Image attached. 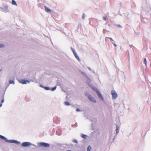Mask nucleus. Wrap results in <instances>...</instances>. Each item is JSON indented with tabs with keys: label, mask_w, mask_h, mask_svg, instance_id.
Returning a JSON list of instances; mask_svg holds the SVG:
<instances>
[{
	"label": "nucleus",
	"mask_w": 151,
	"mask_h": 151,
	"mask_svg": "<svg viewBox=\"0 0 151 151\" xmlns=\"http://www.w3.org/2000/svg\"><path fill=\"white\" fill-rule=\"evenodd\" d=\"M2 104H0V107H1L2 106Z\"/></svg>",
	"instance_id": "obj_30"
},
{
	"label": "nucleus",
	"mask_w": 151,
	"mask_h": 151,
	"mask_svg": "<svg viewBox=\"0 0 151 151\" xmlns=\"http://www.w3.org/2000/svg\"><path fill=\"white\" fill-rule=\"evenodd\" d=\"M76 111H80V109H79L78 108V109H76Z\"/></svg>",
	"instance_id": "obj_25"
},
{
	"label": "nucleus",
	"mask_w": 151,
	"mask_h": 151,
	"mask_svg": "<svg viewBox=\"0 0 151 151\" xmlns=\"http://www.w3.org/2000/svg\"><path fill=\"white\" fill-rule=\"evenodd\" d=\"M72 51L74 54V53H76L74 49H72Z\"/></svg>",
	"instance_id": "obj_24"
},
{
	"label": "nucleus",
	"mask_w": 151,
	"mask_h": 151,
	"mask_svg": "<svg viewBox=\"0 0 151 151\" xmlns=\"http://www.w3.org/2000/svg\"><path fill=\"white\" fill-rule=\"evenodd\" d=\"M12 4L14 5H17V4L16 1L14 0H12Z\"/></svg>",
	"instance_id": "obj_11"
},
{
	"label": "nucleus",
	"mask_w": 151,
	"mask_h": 151,
	"mask_svg": "<svg viewBox=\"0 0 151 151\" xmlns=\"http://www.w3.org/2000/svg\"><path fill=\"white\" fill-rule=\"evenodd\" d=\"M4 98H3V99H2V100H1V103H4Z\"/></svg>",
	"instance_id": "obj_23"
},
{
	"label": "nucleus",
	"mask_w": 151,
	"mask_h": 151,
	"mask_svg": "<svg viewBox=\"0 0 151 151\" xmlns=\"http://www.w3.org/2000/svg\"><path fill=\"white\" fill-rule=\"evenodd\" d=\"M91 149V147L90 145L88 146L87 148V151H90Z\"/></svg>",
	"instance_id": "obj_13"
},
{
	"label": "nucleus",
	"mask_w": 151,
	"mask_h": 151,
	"mask_svg": "<svg viewBox=\"0 0 151 151\" xmlns=\"http://www.w3.org/2000/svg\"><path fill=\"white\" fill-rule=\"evenodd\" d=\"M45 11L49 13L51 12V10L47 6H45Z\"/></svg>",
	"instance_id": "obj_7"
},
{
	"label": "nucleus",
	"mask_w": 151,
	"mask_h": 151,
	"mask_svg": "<svg viewBox=\"0 0 151 151\" xmlns=\"http://www.w3.org/2000/svg\"><path fill=\"white\" fill-rule=\"evenodd\" d=\"M39 145L41 147H50L49 144L44 142H41L39 144Z\"/></svg>",
	"instance_id": "obj_2"
},
{
	"label": "nucleus",
	"mask_w": 151,
	"mask_h": 151,
	"mask_svg": "<svg viewBox=\"0 0 151 151\" xmlns=\"http://www.w3.org/2000/svg\"><path fill=\"white\" fill-rule=\"evenodd\" d=\"M1 71V70H0V71Z\"/></svg>",
	"instance_id": "obj_34"
},
{
	"label": "nucleus",
	"mask_w": 151,
	"mask_h": 151,
	"mask_svg": "<svg viewBox=\"0 0 151 151\" xmlns=\"http://www.w3.org/2000/svg\"><path fill=\"white\" fill-rule=\"evenodd\" d=\"M20 83L23 84H26L27 83V82L29 83V82L28 80H22L20 81Z\"/></svg>",
	"instance_id": "obj_6"
},
{
	"label": "nucleus",
	"mask_w": 151,
	"mask_h": 151,
	"mask_svg": "<svg viewBox=\"0 0 151 151\" xmlns=\"http://www.w3.org/2000/svg\"><path fill=\"white\" fill-rule=\"evenodd\" d=\"M121 27V26H120V25H119V27Z\"/></svg>",
	"instance_id": "obj_33"
},
{
	"label": "nucleus",
	"mask_w": 151,
	"mask_h": 151,
	"mask_svg": "<svg viewBox=\"0 0 151 151\" xmlns=\"http://www.w3.org/2000/svg\"><path fill=\"white\" fill-rule=\"evenodd\" d=\"M9 83L10 84H11L12 83L13 84H14V82L13 80H10L9 81Z\"/></svg>",
	"instance_id": "obj_14"
},
{
	"label": "nucleus",
	"mask_w": 151,
	"mask_h": 151,
	"mask_svg": "<svg viewBox=\"0 0 151 151\" xmlns=\"http://www.w3.org/2000/svg\"><path fill=\"white\" fill-rule=\"evenodd\" d=\"M0 138L4 140H5L6 141L7 140V139L5 137L2 135H0Z\"/></svg>",
	"instance_id": "obj_10"
},
{
	"label": "nucleus",
	"mask_w": 151,
	"mask_h": 151,
	"mask_svg": "<svg viewBox=\"0 0 151 151\" xmlns=\"http://www.w3.org/2000/svg\"><path fill=\"white\" fill-rule=\"evenodd\" d=\"M111 94L112 96V99H116L117 96V95L115 91L114 90H112L111 91Z\"/></svg>",
	"instance_id": "obj_1"
},
{
	"label": "nucleus",
	"mask_w": 151,
	"mask_h": 151,
	"mask_svg": "<svg viewBox=\"0 0 151 151\" xmlns=\"http://www.w3.org/2000/svg\"><path fill=\"white\" fill-rule=\"evenodd\" d=\"M96 93H97L99 99L102 100H103V98L102 96L100 93V92L99 91H96Z\"/></svg>",
	"instance_id": "obj_5"
},
{
	"label": "nucleus",
	"mask_w": 151,
	"mask_h": 151,
	"mask_svg": "<svg viewBox=\"0 0 151 151\" xmlns=\"http://www.w3.org/2000/svg\"><path fill=\"white\" fill-rule=\"evenodd\" d=\"M44 88L46 90H49V88L48 87H44Z\"/></svg>",
	"instance_id": "obj_20"
},
{
	"label": "nucleus",
	"mask_w": 151,
	"mask_h": 151,
	"mask_svg": "<svg viewBox=\"0 0 151 151\" xmlns=\"http://www.w3.org/2000/svg\"><path fill=\"white\" fill-rule=\"evenodd\" d=\"M82 18L83 19H84V18H85V16L84 15H83V16H82Z\"/></svg>",
	"instance_id": "obj_27"
},
{
	"label": "nucleus",
	"mask_w": 151,
	"mask_h": 151,
	"mask_svg": "<svg viewBox=\"0 0 151 151\" xmlns=\"http://www.w3.org/2000/svg\"><path fill=\"white\" fill-rule=\"evenodd\" d=\"M56 87L55 86V87L52 88V90L54 91L56 89Z\"/></svg>",
	"instance_id": "obj_21"
},
{
	"label": "nucleus",
	"mask_w": 151,
	"mask_h": 151,
	"mask_svg": "<svg viewBox=\"0 0 151 151\" xmlns=\"http://www.w3.org/2000/svg\"><path fill=\"white\" fill-rule=\"evenodd\" d=\"M107 38V37H106V38ZM108 38H109L111 40L113 41V40L112 39V38H110H110L108 37Z\"/></svg>",
	"instance_id": "obj_26"
},
{
	"label": "nucleus",
	"mask_w": 151,
	"mask_h": 151,
	"mask_svg": "<svg viewBox=\"0 0 151 151\" xmlns=\"http://www.w3.org/2000/svg\"><path fill=\"white\" fill-rule=\"evenodd\" d=\"M6 141L8 142H9L11 143H18V142L16 140H7V141Z\"/></svg>",
	"instance_id": "obj_8"
},
{
	"label": "nucleus",
	"mask_w": 151,
	"mask_h": 151,
	"mask_svg": "<svg viewBox=\"0 0 151 151\" xmlns=\"http://www.w3.org/2000/svg\"><path fill=\"white\" fill-rule=\"evenodd\" d=\"M66 151H71V150H67Z\"/></svg>",
	"instance_id": "obj_31"
},
{
	"label": "nucleus",
	"mask_w": 151,
	"mask_h": 151,
	"mask_svg": "<svg viewBox=\"0 0 151 151\" xmlns=\"http://www.w3.org/2000/svg\"><path fill=\"white\" fill-rule=\"evenodd\" d=\"M86 137L87 135L84 134H82L81 136V137L84 138H86Z\"/></svg>",
	"instance_id": "obj_16"
},
{
	"label": "nucleus",
	"mask_w": 151,
	"mask_h": 151,
	"mask_svg": "<svg viewBox=\"0 0 151 151\" xmlns=\"http://www.w3.org/2000/svg\"><path fill=\"white\" fill-rule=\"evenodd\" d=\"M114 45L115 47H116L117 46V45L115 44H114Z\"/></svg>",
	"instance_id": "obj_28"
},
{
	"label": "nucleus",
	"mask_w": 151,
	"mask_h": 151,
	"mask_svg": "<svg viewBox=\"0 0 151 151\" xmlns=\"http://www.w3.org/2000/svg\"><path fill=\"white\" fill-rule=\"evenodd\" d=\"M5 45L3 44H0V48H2L4 47Z\"/></svg>",
	"instance_id": "obj_17"
},
{
	"label": "nucleus",
	"mask_w": 151,
	"mask_h": 151,
	"mask_svg": "<svg viewBox=\"0 0 151 151\" xmlns=\"http://www.w3.org/2000/svg\"><path fill=\"white\" fill-rule=\"evenodd\" d=\"M121 27V26H120V25H119V27Z\"/></svg>",
	"instance_id": "obj_32"
},
{
	"label": "nucleus",
	"mask_w": 151,
	"mask_h": 151,
	"mask_svg": "<svg viewBox=\"0 0 151 151\" xmlns=\"http://www.w3.org/2000/svg\"><path fill=\"white\" fill-rule=\"evenodd\" d=\"M74 55L76 57V58L77 59V60H78L80 61V59L79 56H78V55L77 54V53H74Z\"/></svg>",
	"instance_id": "obj_9"
},
{
	"label": "nucleus",
	"mask_w": 151,
	"mask_h": 151,
	"mask_svg": "<svg viewBox=\"0 0 151 151\" xmlns=\"http://www.w3.org/2000/svg\"><path fill=\"white\" fill-rule=\"evenodd\" d=\"M92 89L94 91H95L96 92V91H98L97 89H96L95 88V87H93L92 88Z\"/></svg>",
	"instance_id": "obj_19"
},
{
	"label": "nucleus",
	"mask_w": 151,
	"mask_h": 151,
	"mask_svg": "<svg viewBox=\"0 0 151 151\" xmlns=\"http://www.w3.org/2000/svg\"><path fill=\"white\" fill-rule=\"evenodd\" d=\"M103 20H105V21H106V18L105 17H103Z\"/></svg>",
	"instance_id": "obj_22"
},
{
	"label": "nucleus",
	"mask_w": 151,
	"mask_h": 151,
	"mask_svg": "<svg viewBox=\"0 0 151 151\" xmlns=\"http://www.w3.org/2000/svg\"><path fill=\"white\" fill-rule=\"evenodd\" d=\"M87 96H88V99L92 102H93L96 103V101L95 100V99H94V98L92 97L91 95L88 94V95H87Z\"/></svg>",
	"instance_id": "obj_3"
},
{
	"label": "nucleus",
	"mask_w": 151,
	"mask_h": 151,
	"mask_svg": "<svg viewBox=\"0 0 151 151\" xmlns=\"http://www.w3.org/2000/svg\"><path fill=\"white\" fill-rule=\"evenodd\" d=\"M144 63L145 64V65L146 66V65H147V61H146V58H145L144 59Z\"/></svg>",
	"instance_id": "obj_18"
},
{
	"label": "nucleus",
	"mask_w": 151,
	"mask_h": 151,
	"mask_svg": "<svg viewBox=\"0 0 151 151\" xmlns=\"http://www.w3.org/2000/svg\"><path fill=\"white\" fill-rule=\"evenodd\" d=\"M116 131L117 133H118L119 132V128L118 125L116 126Z\"/></svg>",
	"instance_id": "obj_12"
},
{
	"label": "nucleus",
	"mask_w": 151,
	"mask_h": 151,
	"mask_svg": "<svg viewBox=\"0 0 151 151\" xmlns=\"http://www.w3.org/2000/svg\"><path fill=\"white\" fill-rule=\"evenodd\" d=\"M75 143H77V140H75Z\"/></svg>",
	"instance_id": "obj_29"
},
{
	"label": "nucleus",
	"mask_w": 151,
	"mask_h": 151,
	"mask_svg": "<svg viewBox=\"0 0 151 151\" xmlns=\"http://www.w3.org/2000/svg\"><path fill=\"white\" fill-rule=\"evenodd\" d=\"M31 144L28 142H24L22 143V145L23 147H27Z\"/></svg>",
	"instance_id": "obj_4"
},
{
	"label": "nucleus",
	"mask_w": 151,
	"mask_h": 151,
	"mask_svg": "<svg viewBox=\"0 0 151 151\" xmlns=\"http://www.w3.org/2000/svg\"><path fill=\"white\" fill-rule=\"evenodd\" d=\"M64 104L66 106H68L70 105V104L69 103L67 102H64Z\"/></svg>",
	"instance_id": "obj_15"
}]
</instances>
